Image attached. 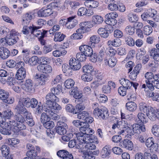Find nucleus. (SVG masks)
<instances>
[{"label": "nucleus", "instance_id": "obj_45", "mask_svg": "<svg viewBox=\"0 0 159 159\" xmlns=\"http://www.w3.org/2000/svg\"><path fill=\"white\" fill-rule=\"evenodd\" d=\"M77 115V118L82 120H85L86 118L89 116L88 113L85 111L80 112Z\"/></svg>", "mask_w": 159, "mask_h": 159}, {"label": "nucleus", "instance_id": "obj_35", "mask_svg": "<svg viewBox=\"0 0 159 159\" xmlns=\"http://www.w3.org/2000/svg\"><path fill=\"white\" fill-rule=\"evenodd\" d=\"M150 53L154 60L159 62V50L155 48H153L151 50Z\"/></svg>", "mask_w": 159, "mask_h": 159}, {"label": "nucleus", "instance_id": "obj_34", "mask_svg": "<svg viewBox=\"0 0 159 159\" xmlns=\"http://www.w3.org/2000/svg\"><path fill=\"white\" fill-rule=\"evenodd\" d=\"M22 24L24 25H27L32 19V16L31 13H26L24 16Z\"/></svg>", "mask_w": 159, "mask_h": 159}, {"label": "nucleus", "instance_id": "obj_39", "mask_svg": "<svg viewBox=\"0 0 159 159\" xmlns=\"http://www.w3.org/2000/svg\"><path fill=\"white\" fill-rule=\"evenodd\" d=\"M24 123L16 122V126L15 127L14 129H13V131L15 132H18L20 130L25 129L26 127Z\"/></svg>", "mask_w": 159, "mask_h": 159}, {"label": "nucleus", "instance_id": "obj_40", "mask_svg": "<svg viewBox=\"0 0 159 159\" xmlns=\"http://www.w3.org/2000/svg\"><path fill=\"white\" fill-rule=\"evenodd\" d=\"M146 84H143L142 86V88L146 89L148 88L151 91L154 89V85L152 83V80H146Z\"/></svg>", "mask_w": 159, "mask_h": 159}, {"label": "nucleus", "instance_id": "obj_63", "mask_svg": "<svg viewBox=\"0 0 159 159\" xmlns=\"http://www.w3.org/2000/svg\"><path fill=\"white\" fill-rule=\"evenodd\" d=\"M32 152H27L26 153L27 157H25L24 159H35V157L37 155V153L35 152H33L32 153Z\"/></svg>", "mask_w": 159, "mask_h": 159}, {"label": "nucleus", "instance_id": "obj_48", "mask_svg": "<svg viewBox=\"0 0 159 159\" xmlns=\"http://www.w3.org/2000/svg\"><path fill=\"white\" fill-rule=\"evenodd\" d=\"M40 120L41 122L43 124L50 120V117L46 112H43L41 115Z\"/></svg>", "mask_w": 159, "mask_h": 159}, {"label": "nucleus", "instance_id": "obj_8", "mask_svg": "<svg viewBox=\"0 0 159 159\" xmlns=\"http://www.w3.org/2000/svg\"><path fill=\"white\" fill-rule=\"evenodd\" d=\"M118 16V14L116 12H113L108 13L106 15L105 20V22L108 25L114 26L117 23L115 18Z\"/></svg>", "mask_w": 159, "mask_h": 159}, {"label": "nucleus", "instance_id": "obj_36", "mask_svg": "<svg viewBox=\"0 0 159 159\" xmlns=\"http://www.w3.org/2000/svg\"><path fill=\"white\" fill-rule=\"evenodd\" d=\"M16 124V122L14 120H11L8 121L6 122L4 125V127H7L8 129H14L15 127Z\"/></svg>", "mask_w": 159, "mask_h": 159}, {"label": "nucleus", "instance_id": "obj_60", "mask_svg": "<svg viewBox=\"0 0 159 159\" xmlns=\"http://www.w3.org/2000/svg\"><path fill=\"white\" fill-rule=\"evenodd\" d=\"M85 143H86V144L84 146V147L87 151L94 150L96 148V146L93 143L86 142Z\"/></svg>", "mask_w": 159, "mask_h": 159}, {"label": "nucleus", "instance_id": "obj_24", "mask_svg": "<svg viewBox=\"0 0 159 159\" xmlns=\"http://www.w3.org/2000/svg\"><path fill=\"white\" fill-rule=\"evenodd\" d=\"M22 88L25 91L30 92L34 89L32 81L30 79L26 80L24 84L21 85Z\"/></svg>", "mask_w": 159, "mask_h": 159}, {"label": "nucleus", "instance_id": "obj_42", "mask_svg": "<svg viewBox=\"0 0 159 159\" xmlns=\"http://www.w3.org/2000/svg\"><path fill=\"white\" fill-rule=\"evenodd\" d=\"M92 21L95 24H99L103 22V17L101 16L95 15L93 16Z\"/></svg>", "mask_w": 159, "mask_h": 159}, {"label": "nucleus", "instance_id": "obj_56", "mask_svg": "<svg viewBox=\"0 0 159 159\" xmlns=\"http://www.w3.org/2000/svg\"><path fill=\"white\" fill-rule=\"evenodd\" d=\"M141 58H142V63L143 64H145L149 60L150 57L148 55L143 56L142 54L141 53L139 55V59H140Z\"/></svg>", "mask_w": 159, "mask_h": 159}, {"label": "nucleus", "instance_id": "obj_59", "mask_svg": "<svg viewBox=\"0 0 159 159\" xmlns=\"http://www.w3.org/2000/svg\"><path fill=\"white\" fill-rule=\"evenodd\" d=\"M20 142V140L19 139L13 138L8 140V144L10 145L13 146L14 145L19 143Z\"/></svg>", "mask_w": 159, "mask_h": 159}, {"label": "nucleus", "instance_id": "obj_41", "mask_svg": "<svg viewBox=\"0 0 159 159\" xmlns=\"http://www.w3.org/2000/svg\"><path fill=\"white\" fill-rule=\"evenodd\" d=\"M112 128L113 129H115L118 134V131L121 130L123 128L122 125V122L121 121L117 120L116 123L113 125Z\"/></svg>", "mask_w": 159, "mask_h": 159}, {"label": "nucleus", "instance_id": "obj_22", "mask_svg": "<svg viewBox=\"0 0 159 159\" xmlns=\"http://www.w3.org/2000/svg\"><path fill=\"white\" fill-rule=\"evenodd\" d=\"M35 77L38 80L39 84L41 85H45L48 80L47 76L43 74H41L40 75L36 74Z\"/></svg>", "mask_w": 159, "mask_h": 159}, {"label": "nucleus", "instance_id": "obj_14", "mask_svg": "<svg viewBox=\"0 0 159 159\" xmlns=\"http://www.w3.org/2000/svg\"><path fill=\"white\" fill-rule=\"evenodd\" d=\"M38 70L40 72L45 74H48L52 71V68L47 64H43L37 67Z\"/></svg>", "mask_w": 159, "mask_h": 159}, {"label": "nucleus", "instance_id": "obj_19", "mask_svg": "<svg viewBox=\"0 0 159 159\" xmlns=\"http://www.w3.org/2000/svg\"><path fill=\"white\" fill-rule=\"evenodd\" d=\"M119 145L129 150H132L133 148V143L131 141L128 139L124 140L120 143Z\"/></svg>", "mask_w": 159, "mask_h": 159}, {"label": "nucleus", "instance_id": "obj_17", "mask_svg": "<svg viewBox=\"0 0 159 159\" xmlns=\"http://www.w3.org/2000/svg\"><path fill=\"white\" fill-rule=\"evenodd\" d=\"M31 99L29 98H23L20 99L18 102V103L16 107H19L26 109L24 106L27 107H30V102Z\"/></svg>", "mask_w": 159, "mask_h": 159}, {"label": "nucleus", "instance_id": "obj_29", "mask_svg": "<svg viewBox=\"0 0 159 159\" xmlns=\"http://www.w3.org/2000/svg\"><path fill=\"white\" fill-rule=\"evenodd\" d=\"M25 121L28 125L30 126H33L35 124V122L33 120V118L31 113L27 111L25 117Z\"/></svg>", "mask_w": 159, "mask_h": 159}, {"label": "nucleus", "instance_id": "obj_26", "mask_svg": "<svg viewBox=\"0 0 159 159\" xmlns=\"http://www.w3.org/2000/svg\"><path fill=\"white\" fill-rule=\"evenodd\" d=\"M90 23L89 22H82L80 24V28L78 31H82L83 33H85L89 31L90 27Z\"/></svg>", "mask_w": 159, "mask_h": 159}, {"label": "nucleus", "instance_id": "obj_52", "mask_svg": "<svg viewBox=\"0 0 159 159\" xmlns=\"http://www.w3.org/2000/svg\"><path fill=\"white\" fill-rule=\"evenodd\" d=\"M38 57L36 56H33L30 58L28 63L30 66H33L36 65L38 63Z\"/></svg>", "mask_w": 159, "mask_h": 159}, {"label": "nucleus", "instance_id": "obj_28", "mask_svg": "<svg viewBox=\"0 0 159 159\" xmlns=\"http://www.w3.org/2000/svg\"><path fill=\"white\" fill-rule=\"evenodd\" d=\"M117 62L116 59L115 57L109 58L108 59L105 58L104 60V62L106 66L112 68L115 66Z\"/></svg>", "mask_w": 159, "mask_h": 159}, {"label": "nucleus", "instance_id": "obj_55", "mask_svg": "<svg viewBox=\"0 0 159 159\" xmlns=\"http://www.w3.org/2000/svg\"><path fill=\"white\" fill-rule=\"evenodd\" d=\"M86 56L84 54L81 52L78 53L76 55V57L77 59V60L79 61H85L86 59Z\"/></svg>", "mask_w": 159, "mask_h": 159}, {"label": "nucleus", "instance_id": "obj_51", "mask_svg": "<svg viewBox=\"0 0 159 159\" xmlns=\"http://www.w3.org/2000/svg\"><path fill=\"white\" fill-rule=\"evenodd\" d=\"M143 33L146 35H150L152 32V29L150 26H145L143 29Z\"/></svg>", "mask_w": 159, "mask_h": 159}, {"label": "nucleus", "instance_id": "obj_1", "mask_svg": "<svg viewBox=\"0 0 159 159\" xmlns=\"http://www.w3.org/2000/svg\"><path fill=\"white\" fill-rule=\"evenodd\" d=\"M139 109L141 112L146 113V116L151 120L153 121L158 119L159 120V110L154 109L152 107L147 106L144 103L139 104Z\"/></svg>", "mask_w": 159, "mask_h": 159}, {"label": "nucleus", "instance_id": "obj_54", "mask_svg": "<svg viewBox=\"0 0 159 159\" xmlns=\"http://www.w3.org/2000/svg\"><path fill=\"white\" fill-rule=\"evenodd\" d=\"M115 1L109 3L108 6V8L112 11H116L118 10V5L115 3Z\"/></svg>", "mask_w": 159, "mask_h": 159}, {"label": "nucleus", "instance_id": "obj_3", "mask_svg": "<svg viewBox=\"0 0 159 159\" xmlns=\"http://www.w3.org/2000/svg\"><path fill=\"white\" fill-rule=\"evenodd\" d=\"M46 103L47 104L46 107H49L50 106V107L53 108V109H61V107L56 102L59 99L57 96L50 93L46 96Z\"/></svg>", "mask_w": 159, "mask_h": 159}, {"label": "nucleus", "instance_id": "obj_6", "mask_svg": "<svg viewBox=\"0 0 159 159\" xmlns=\"http://www.w3.org/2000/svg\"><path fill=\"white\" fill-rule=\"evenodd\" d=\"M17 64L19 68L17 71L15 77L18 80H23L25 78L26 75V70L24 67L25 63L24 62L21 61L17 63Z\"/></svg>", "mask_w": 159, "mask_h": 159}, {"label": "nucleus", "instance_id": "obj_49", "mask_svg": "<svg viewBox=\"0 0 159 159\" xmlns=\"http://www.w3.org/2000/svg\"><path fill=\"white\" fill-rule=\"evenodd\" d=\"M3 116L5 118L7 119H10L11 118L14 116L13 112L10 109H8L4 111L3 112Z\"/></svg>", "mask_w": 159, "mask_h": 159}, {"label": "nucleus", "instance_id": "obj_46", "mask_svg": "<svg viewBox=\"0 0 159 159\" xmlns=\"http://www.w3.org/2000/svg\"><path fill=\"white\" fill-rule=\"evenodd\" d=\"M62 70L64 73L66 74H71L72 71V69L70 66L66 64H64L62 66Z\"/></svg>", "mask_w": 159, "mask_h": 159}, {"label": "nucleus", "instance_id": "obj_13", "mask_svg": "<svg viewBox=\"0 0 159 159\" xmlns=\"http://www.w3.org/2000/svg\"><path fill=\"white\" fill-rule=\"evenodd\" d=\"M53 108L48 107L44 108V111L50 117V119L51 118L54 120H57L59 118L57 114L54 112V111L55 110H59L61 109H53Z\"/></svg>", "mask_w": 159, "mask_h": 159}, {"label": "nucleus", "instance_id": "obj_16", "mask_svg": "<svg viewBox=\"0 0 159 159\" xmlns=\"http://www.w3.org/2000/svg\"><path fill=\"white\" fill-rule=\"evenodd\" d=\"M82 71L84 73H89L92 75H96L98 72V70L93 68L90 65H85L82 68Z\"/></svg>", "mask_w": 159, "mask_h": 159}, {"label": "nucleus", "instance_id": "obj_10", "mask_svg": "<svg viewBox=\"0 0 159 159\" xmlns=\"http://www.w3.org/2000/svg\"><path fill=\"white\" fill-rule=\"evenodd\" d=\"M67 128V124L64 122H59L57 125L55 127L56 132L60 135H64L66 132V129Z\"/></svg>", "mask_w": 159, "mask_h": 159}, {"label": "nucleus", "instance_id": "obj_38", "mask_svg": "<svg viewBox=\"0 0 159 159\" xmlns=\"http://www.w3.org/2000/svg\"><path fill=\"white\" fill-rule=\"evenodd\" d=\"M126 107L128 110L132 112L134 111L137 107L136 104L133 102H127L126 104Z\"/></svg>", "mask_w": 159, "mask_h": 159}, {"label": "nucleus", "instance_id": "obj_64", "mask_svg": "<svg viewBox=\"0 0 159 159\" xmlns=\"http://www.w3.org/2000/svg\"><path fill=\"white\" fill-rule=\"evenodd\" d=\"M152 130V133L155 136L159 137V126L157 125H154Z\"/></svg>", "mask_w": 159, "mask_h": 159}, {"label": "nucleus", "instance_id": "obj_20", "mask_svg": "<svg viewBox=\"0 0 159 159\" xmlns=\"http://www.w3.org/2000/svg\"><path fill=\"white\" fill-rule=\"evenodd\" d=\"M89 124L85 123L84 125H83V126L80 128V132L85 135H92L94 133V131L89 128Z\"/></svg>", "mask_w": 159, "mask_h": 159}, {"label": "nucleus", "instance_id": "obj_15", "mask_svg": "<svg viewBox=\"0 0 159 159\" xmlns=\"http://www.w3.org/2000/svg\"><path fill=\"white\" fill-rule=\"evenodd\" d=\"M69 64L72 70H78L81 66L80 62L75 58H71L70 59L69 61Z\"/></svg>", "mask_w": 159, "mask_h": 159}, {"label": "nucleus", "instance_id": "obj_27", "mask_svg": "<svg viewBox=\"0 0 159 159\" xmlns=\"http://www.w3.org/2000/svg\"><path fill=\"white\" fill-rule=\"evenodd\" d=\"M132 128L134 134H139L141 132H144L146 130L145 126L143 125H140L137 124H134L132 126Z\"/></svg>", "mask_w": 159, "mask_h": 159}, {"label": "nucleus", "instance_id": "obj_18", "mask_svg": "<svg viewBox=\"0 0 159 159\" xmlns=\"http://www.w3.org/2000/svg\"><path fill=\"white\" fill-rule=\"evenodd\" d=\"M77 14L80 16H89L93 15V12L92 10L87 9L86 8L81 7L79 9Z\"/></svg>", "mask_w": 159, "mask_h": 159}, {"label": "nucleus", "instance_id": "obj_2", "mask_svg": "<svg viewBox=\"0 0 159 159\" xmlns=\"http://www.w3.org/2000/svg\"><path fill=\"white\" fill-rule=\"evenodd\" d=\"M26 25H24L22 30L23 33L25 34H29V32H30L31 34L34 35L36 37L41 38L44 37L48 32L47 30H42L41 31L38 30L37 27L31 26L28 27Z\"/></svg>", "mask_w": 159, "mask_h": 159}, {"label": "nucleus", "instance_id": "obj_5", "mask_svg": "<svg viewBox=\"0 0 159 159\" xmlns=\"http://www.w3.org/2000/svg\"><path fill=\"white\" fill-rule=\"evenodd\" d=\"M74 134L79 142V143L76 146V148L78 149H82L83 147V144H85L86 143L88 142L89 139L88 135H85L81 132H75Z\"/></svg>", "mask_w": 159, "mask_h": 159}, {"label": "nucleus", "instance_id": "obj_33", "mask_svg": "<svg viewBox=\"0 0 159 159\" xmlns=\"http://www.w3.org/2000/svg\"><path fill=\"white\" fill-rule=\"evenodd\" d=\"M66 35L61 32H57L54 35V40L55 42H61L64 40Z\"/></svg>", "mask_w": 159, "mask_h": 159}, {"label": "nucleus", "instance_id": "obj_50", "mask_svg": "<svg viewBox=\"0 0 159 159\" xmlns=\"http://www.w3.org/2000/svg\"><path fill=\"white\" fill-rule=\"evenodd\" d=\"M152 83L155 88L159 89V73L155 75L154 80H152Z\"/></svg>", "mask_w": 159, "mask_h": 159}, {"label": "nucleus", "instance_id": "obj_61", "mask_svg": "<svg viewBox=\"0 0 159 159\" xmlns=\"http://www.w3.org/2000/svg\"><path fill=\"white\" fill-rule=\"evenodd\" d=\"M68 154V152L65 150H61L57 152V155L60 157L62 158L63 159H67V158L65 157L66 155Z\"/></svg>", "mask_w": 159, "mask_h": 159}, {"label": "nucleus", "instance_id": "obj_4", "mask_svg": "<svg viewBox=\"0 0 159 159\" xmlns=\"http://www.w3.org/2000/svg\"><path fill=\"white\" fill-rule=\"evenodd\" d=\"M14 110L15 114L14 118L16 122L20 123H24L28 110L26 109L21 108L18 107H16Z\"/></svg>", "mask_w": 159, "mask_h": 159}, {"label": "nucleus", "instance_id": "obj_62", "mask_svg": "<svg viewBox=\"0 0 159 159\" xmlns=\"http://www.w3.org/2000/svg\"><path fill=\"white\" fill-rule=\"evenodd\" d=\"M44 127L48 129H50L53 128L55 126L54 122L49 120L43 124Z\"/></svg>", "mask_w": 159, "mask_h": 159}, {"label": "nucleus", "instance_id": "obj_21", "mask_svg": "<svg viewBox=\"0 0 159 159\" xmlns=\"http://www.w3.org/2000/svg\"><path fill=\"white\" fill-rule=\"evenodd\" d=\"M75 17L72 16L68 18L67 22H66V26L67 29H72L77 24L78 21L75 19Z\"/></svg>", "mask_w": 159, "mask_h": 159}, {"label": "nucleus", "instance_id": "obj_58", "mask_svg": "<svg viewBox=\"0 0 159 159\" xmlns=\"http://www.w3.org/2000/svg\"><path fill=\"white\" fill-rule=\"evenodd\" d=\"M1 151L3 156L8 155L9 154V148L6 145L2 146Z\"/></svg>", "mask_w": 159, "mask_h": 159}, {"label": "nucleus", "instance_id": "obj_9", "mask_svg": "<svg viewBox=\"0 0 159 159\" xmlns=\"http://www.w3.org/2000/svg\"><path fill=\"white\" fill-rule=\"evenodd\" d=\"M9 93L4 89L0 88V99L2 100L4 102L11 104L14 102V98H9Z\"/></svg>", "mask_w": 159, "mask_h": 159}, {"label": "nucleus", "instance_id": "obj_31", "mask_svg": "<svg viewBox=\"0 0 159 159\" xmlns=\"http://www.w3.org/2000/svg\"><path fill=\"white\" fill-rule=\"evenodd\" d=\"M111 153V149L108 146H105L102 150L101 155L102 158H106L109 157Z\"/></svg>", "mask_w": 159, "mask_h": 159}, {"label": "nucleus", "instance_id": "obj_47", "mask_svg": "<svg viewBox=\"0 0 159 159\" xmlns=\"http://www.w3.org/2000/svg\"><path fill=\"white\" fill-rule=\"evenodd\" d=\"M92 75L89 73L83 74L81 76V79L84 82H88L90 81L93 79Z\"/></svg>", "mask_w": 159, "mask_h": 159}, {"label": "nucleus", "instance_id": "obj_30", "mask_svg": "<svg viewBox=\"0 0 159 159\" xmlns=\"http://www.w3.org/2000/svg\"><path fill=\"white\" fill-rule=\"evenodd\" d=\"M119 81L120 84L123 86V87L127 89H130L132 86V82L126 79L121 78Z\"/></svg>", "mask_w": 159, "mask_h": 159}, {"label": "nucleus", "instance_id": "obj_25", "mask_svg": "<svg viewBox=\"0 0 159 159\" xmlns=\"http://www.w3.org/2000/svg\"><path fill=\"white\" fill-rule=\"evenodd\" d=\"M10 55V51L7 48L3 47H0V57L2 59H7Z\"/></svg>", "mask_w": 159, "mask_h": 159}, {"label": "nucleus", "instance_id": "obj_57", "mask_svg": "<svg viewBox=\"0 0 159 159\" xmlns=\"http://www.w3.org/2000/svg\"><path fill=\"white\" fill-rule=\"evenodd\" d=\"M19 40L18 37H9L7 43L9 45H12L16 43Z\"/></svg>", "mask_w": 159, "mask_h": 159}, {"label": "nucleus", "instance_id": "obj_7", "mask_svg": "<svg viewBox=\"0 0 159 159\" xmlns=\"http://www.w3.org/2000/svg\"><path fill=\"white\" fill-rule=\"evenodd\" d=\"M108 112V111L106 107H103L100 109L97 108L94 109L93 114L96 117H97L99 118L104 120L107 117Z\"/></svg>", "mask_w": 159, "mask_h": 159}, {"label": "nucleus", "instance_id": "obj_37", "mask_svg": "<svg viewBox=\"0 0 159 159\" xmlns=\"http://www.w3.org/2000/svg\"><path fill=\"white\" fill-rule=\"evenodd\" d=\"M137 117L140 123L145 124L148 122V119L146 116L142 112H139L138 113Z\"/></svg>", "mask_w": 159, "mask_h": 159}, {"label": "nucleus", "instance_id": "obj_53", "mask_svg": "<svg viewBox=\"0 0 159 159\" xmlns=\"http://www.w3.org/2000/svg\"><path fill=\"white\" fill-rule=\"evenodd\" d=\"M79 29H78L76 30V33L73 34L71 36V38L73 37V39H81L83 37V35L82 34H83L82 32L78 31Z\"/></svg>", "mask_w": 159, "mask_h": 159}, {"label": "nucleus", "instance_id": "obj_44", "mask_svg": "<svg viewBox=\"0 0 159 159\" xmlns=\"http://www.w3.org/2000/svg\"><path fill=\"white\" fill-rule=\"evenodd\" d=\"M74 81L71 79L66 80L64 83V85L66 88L70 89L72 88L75 84Z\"/></svg>", "mask_w": 159, "mask_h": 159}, {"label": "nucleus", "instance_id": "obj_43", "mask_svg": "<svg viewBox=\"0 0 159 159\" xmlns=\"http://www.w3.org/2000/svg\"><path fill=\"white\" fill-rule=\"evenodd\" d=\"M125 41L126 44L129 46H134L135 45V41L130 36L125 37Z\"/></svg>", "mask_w": 159, "mask_h": 159}, {"label": "nucleus", "instance_id": "obj_12", "mask_svg": "<svg viewBox=\"0 0 159 159\" xmlns=\"http://www.w3.org/2000/svg\"><path fill=\"white\" fill-rule=\"evenodd\" d=\"M79 49L80 51L83 52L87 57H91L93 54V50L90 46L86 45L80 46Z\"/></svg>", "mask_w": 159, "mask_h": 159}, {"label": "nucleus", "instance_id": "obj_32", "mask_svg": "<svg viewBox=\"0 0 159 159\" xmlns=\"http://www.w3.org/2000/svg\"><path fill=\"white\" fill-rule=\"evenodd\" d=\"M98 32L102 37L107 38L109 35L110 32L109 30L103 28H100L98 30Z\"/></svg>", "mask_w": 159, "mask_h": 159}, {"label": "nucleus", "instance_id": "obj_11", "mask_svg": "<svg viewBox=\"0 0 159 159\" xmlns=\"http://www.w3.org/2000/svg\"><path fill=\"white\" fill-rule=\"evenodd\" d=\"M49 5L46 7H43L38 12L37 14L39 16H48L53 13V11L50 8Z\"/></svg>", "mask_w": 159, "mask_h": 159}, {"label": "nucleus", "instance_id": "obj_23", "mask_svg": "<svg viewBox=\"0 0 159 159\" xmlns=\"http://www.w3.org/2000/svg\"><path fill=\"white\" fill-rule=\"evenodd\" d=\"M127 134V135L129 136H131L134 134V133L133 130L132 128V126L130 127L127 126L124 127L121 130L118 131V134H122L124 135V134Z\"/></svg>", "mask_w": 159, "mask_h": 159}]
</instances>
